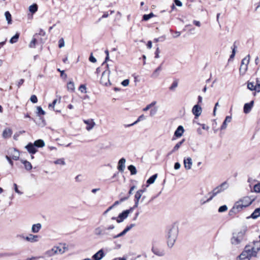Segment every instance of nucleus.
Returning a JSON list of instances; mask_svg holds the SVG:
<instances>
[{"label": "nucleus", "mask_w": 260, "mask_h": 260, "mask_svg": "<svg viewBox=\"0 0 260 260\" xmlns=\"http://www.w3.org/2000/svg\"><path fill=\"white\" fill-rule=\"evenodd\" d=\"M57 101V99L54 100L53 102L49 105V107H52L53 108H54L55 104H56Z\"/></svg>", "instance_id": "60"}, {"label": "nucleus", "mask_w": 260, "mask_h": 260, "mask_svg": "<svg viewBox=\"0 0 260 260\" xmlns=\"http://www.w3.org/2000/svg\"><path fill=\"white\" fill-rule=\"evenodd\" d=\"M12 134V131L10 128H7L4 131L3 136L4 138L10 137Z\"/></svg>", "instance_id": "30"}, {"label": "nucleus", "mask_w": 260, "mask_h": 260, "mask_svg": "<svg viewBox=\"0 0 260 260\" xmlns=\"http://www.w3.org/2000/svg\"><path fill=\"white\" fill-rule=\"evenodd\" d=\"M243 208H245V207L242 204V203L239 201L235 203L233 208L230 211V214H232V213H236L241 211Z\"/></svg>", "instance_id": "9"}, {"label": "nucleus", "mask_w": 260, "mask_h": 260, "mask_svg": "<svg viewBox=\"0 0 260 260\" xmlns=\"http://www.w3.org/2000/svg\"><path fill=\"white\" fill-rule=\"evenodd\" d=\"M128 211L124 210L121 213L119 214L118 215L116 220L118 223H120L123 221L125 219H126L128 215Z\"/></svg>", "instance_id": "17"}, {"label": "nucleus", "mask_w": 260, "mask_h": 260, "mask_svg": "<svg viewBox=\"0 0 260 260\" xmlns=\"http://www.w3.org/2000/svg\"><path fill=\"white\" fill-rule=\"evenodd\" d=\"M83 122L86 125V129L88 131L92 130L95 125V122L93 119L84 120Z\"/></svg>", "instance_id": "10"}, {"label": "nucleus", "mask_w": 260, "mask_h": 260, "mask_svg": "<svg viewBox=\"0 0 260 260\" xmlns=\"http://www.w3.org/2000/svg\"><path fill=\"white\" fill-rule=\"evenodd\" d=\"M104 256L105 254L103 250L101 249L93 254L92 257L94 260H101L104 257Z\"/></svg>", "instance_id": "19"}, {"label": "nucleus", "mask_w": 260, "mask_h": 260, "mask_svg": "<svg viewBox=\"0 0 260 260\" xmlns=\"http://www.w3.org/2000/svg\"><path fill=\"white\" fill-rule=\"evenodd\" d=\"M34 145L37 147H43L45 146V143L43 140L41 139L35 141Z\"/></svg>", "instance_id": "28"}, {"label": "nucleus", "mask_w": 260, "mask_h": 260, "mask_svg": "<svg viewBox=\"0 0 260 260\" xmlns=\"http://www.w3.org/2000/svg\"><path fill=\"white\" fill-rule=\"evenodd\" d=\"M178 228L173 226L169 231L167 236V244L169 247H172L174 245L178 235Z\"/></svg>", "instance_id": "2"}, {"label": "nucleus", "mask_w": 260, "mask_h": 260, "mask_svg": "<svg viewBox=\"0 0 260 260\" xmlns=\"http://www.w3.org/2000/svg\"><path fill=\"white\" fill-rule=\"evenodd\" d=\"M89 60L90 61H91V62H93V63H95L96 61V59H95V57H94L93 56L92 53L91 54V55L89 58Z\"/></svg>", "instance_id": "57"}, {"label": "nucleus", "mask_w": 260, "mask_h": 260, "mask_svg": "<svg viewBox=\"0 0 260 260\" xmlns=\"http://www.w3.org/2000/svg\"><path fill=\"white\" fill-rule=\"evenodd\" d=\"M54 164L56 165H65L66 162L63 158H59L54 161Z\"/></svg>", "instance_id": "48"}, {"label": "nucleus", "mask_w": 260, "mask_h": 260, "mask_svg": "<svg viewBox=\"0 0 260 260\" xmlns=\"http://www.w3.org/2000/svg\"><path fill=\"white\" fill-rule=\"evenodd\" d=\"M228 187L229 184L226 181L222 183L208 193V195L209 196V198L208 199V201L212 200L214 197L224 191Z\"/></svg>", "instance_id": "4"}, {"label": "nucleus", "mask_w": 260, "mask_h": 260, "mask_svg": "<svg viewBox=\"0 0 260 260\" xmlns=\"http://www.w3.org/2000/svg\"><path fill=\"white\" fill-rule=\"evenodd\" d=\"M126 160L124 158H121L118 162L117 169L119 172H123L125 169Z\"/></svg>", "instance_id": "14"}, {"label": "nucleus", "mask_w": 260, "mask_h": 260, "mask_svg": "<svg viewBox=\"0 0 260 260\" xmlns=\"http://www.w3.org/2000/svg\"><path fill=\"white\" fill-rule=\"evenodd\" d=\"M37 36H38L37 34H36L34 36V38H32L31 41L30 42V43L29 44V47L30 48H35V47L36 44L37 42V39L36 37Z\"/></svg>", "instance_id": "32"}, {"label": "nucleus", "mask_w": 260, "mask_h": 260, "mask_svg": "<svg viewBox=\"0 0 260 260\" xmlns=\"http://www.w3.org/2000/svg\"><path fill=\"white\" fill-rule=\"evenodd\" d=\"M156 104V101L152 102L151 103H150V104L148 105L145 108H144L143 109V111H148L150 108H151V107L154 106Z\"/></svg>", "instance_id": "46"}, {"label": "nucleus", "mask_w": 260, "mask_h": 260, "mask_svg": "<svg viewBox=\"0 0 260 260\" xmlns=\"http://www.w3.org/2000/svg\"><path fill=\"white\" fill-rule=\"evenodd\" d=\"M154 15L153 13H150L149 14H145L143 16V20L145 21H147L151 18L154 17Z\"/></svg>", "instance_id": "45"}, {"label": "nucleus", "mask_w": 260, "mask_h": 260, "mask_svg": "<svg viewBox=\"0 0 260 260\" xmlns=\"http://www.w3.org/2000/svg\"><path fill=\"white\" fill-rule=\"evenodd\" d=\"M202 111V108L198 105H194L192 109V112L196 117H199L201 114Z\"/></svg>", "instance_id": "18"}, {"label": "nucleus", "mask_w": 260, "mask_h": 260, "mask_svg": "<svg viewBox=\"0 0 260 260\" xmlns=\"http://www.w3.org/2000/svg\"><path fill=\"white\" fill-rule=\"evenodd\" d=\"M67 88L68 90L71 92L74 91L75 90L74 83L72 81L69 82L67 84Z\"/></svg>", "instance_id": "36"}, {"label": "nucleus", "mask_w": 260, "mask_h": 260, "mask_svg": "<svg viewBox=\"0 0 260 260\" xmlns=\"http://www.w3.org/2000/svg\"><path fill=\"white\" fill-rule=\"evenodd\" d=\"M53 247L56 254H63L68 249V247L65 243H59Z\"/></svg>", "instance_id": "6"}, {"label": "nucleus", "mask_w": 260, "mask_h": 260, "mask_svg": "<svg viewBox=\"0 0 260 260\" xmlns=\"http://www.w3.org/2000/svg\"><path fill=\"white\" fill-rule=\"evenodd\" d=\"M128 170L131 172V175H135L137 174V170L136 167L133 165H130L128 167Z\"/></svg>", "instance_id": "42"}, {"label": "nucleus", "mask_w": 260, "mask_h": 260, "mask_svg": "<svg viewBox=\"0 0 260 260\" xmlns=\"http://www.w3.org/2000/svg\"><path fill=\"white\" fill-rule=\"evenodd\" d=\"M152 251L154 254L158 256H162L164 255V253L162 251L159 250L158 249L153 247L152 248Z\"/></svg>", "instance_id": "40"}, {"label": "nucleus", "mask_w": 260, "mask_h": 260, "mask_svg": "<svg viewBox=\"0 0 260 260\" xmlns=\"http://www.w3.org/2000/svg\"><path fill=\"white\" fill-rule=\"evenodd\" d=\"M25 148L27 149L28 152L31 154H35L37 151L36 146L31 143H29L27 145H26L25 146Z\"/></svg>", "instance_id": "21"}, {"label": "nucleus", "mask_w": 260, "mask_h": 260, "mask_svg": "<svg viewBox=\"0 0 260 260\" xmlns=\"http://www.w3.org/2000/svg\"><path fill=\"white\" fill-rule=\"evenodd\" d=\"M232 117L230 116H228L225 117V120H224L222 125L221 126L220 129L221 130L224 129L227 127V123H229L231 121Z\"/></svg>", "instance_id": "24"}, {"label": "nucleus", "mask_w": 260, "mask_h": 260, "mask_svg": "<svg viewBox=\"0 0 260 260\" xmlns=\"http://www.w3.org/2000/svg\"><path fill=\"white\" fill-rule=\"evenodd\" d=\"M159 48H157L156 50V51L155 52V57L156 58H158L159 57Z\"/></svg>", "instance_id": "62"}, {"label": "nucleus", "mask_w": 260, "mask_h": 260, "mask_svg": "<svg viewBox=\"0 0 260 260\" xmlns=\"http://www.w3.org/2000/svg\"><path fill=\"white\" fill-rule=\"evenodd\" d=\"M30 101L33 103H37L38 102L37 97L35 95H32L30 98Z\"/></svg>", "instance_id": "52"}, {"label": "nucleus", "mask_w": 260, "mask_h": 260, "mask_svg": "<svg viewBox=\"0 0 260 260\" xmlns=\"http://www.w3.org/2000/svg\"><path fill=\"white\" fill-rule=\"evenodd\" d=\"M253 189L255 192L260 193V183L255 184L253 187Z\"/></svg>", "instance_id": "50"}, {"label": "nucleus", "mask_w": 260, "mask_h": 260, "mask_svg": "<svg viewBox=\"0 0 260 260\" xmlns=\"http://www.w3.org/2000/svg\"><path fill=\"white\" fill-rule=\"evenodd\" d=\"M228 210V207L226 205H223L220 206L218 209L219 212H223L226 211Z\"/></svg>", "instance_id": "51"}, {"label": "nucleus", "mask_w": 260, "mask_h": 260, "mask_svg": "<svg viewBox=\"0 0 260 260\" xmlns=\"http://www.w3.org/2000/svg\"><path fill=\"white\" fill-rule=\"evenodd\" d=\"M253 200L254 199H251L249 197H245L239 201L240 202H241L242 203V204L245 207H246L249 205H251Z\"/></svg>", "instance_id": "16"}, {"label": "nucleus", "mask_w": 260, "mask_h": 260, "mask_svg": "<svg viewBox=\"0 0 260 260\" xmlns=\"http://www.w3.org/2000/svg\"><path fill=\"white\" fill-rule=\"evenodd\" d=\"M19 37V34L16 33L15 36H14L10 40V43L11 44H14L16 43L18 41V38Z\"/></svg>", "instance_id": "35"}, {"label": "nucleus", "mask_w": 260, "mask_h": 260, "mask_svg": "<svg viewBox=\"0 0 260 260\" xmlns=\"http://www.w3.org/2000/svg\"><path fill=\"white\" fill-rule=\"evenodd\" d=\"M161 70V66H159L158 68H157L153 72V73L152 74V77L153 78H156L159 75V72Z\"/></svg>", "instance_id": "34"}, {"label": "nucleus", "mask_w": 260, "mask_h": 260, "mask_svg": "<svg viewBox=\"0 0 260 260\" xmlns=\"http://www.w3.org/2000/svg\"><path fill=\"white\" fill-rule=\"evenodd\" d=\"M260 216V208H258L255 209L251 215V217L253 219H256Z\"/></svg>", "instance_id": "27"}, {"label": "nucleus", "mask_w": 260, "mask_h": 260, "mask_svg": "<svg viewBox=\"0 0 260 260\" xmlns=\"http://www.w3.org/2000/svg\"><path fill=\"white\" fill-rule=\"evenodd\" d=\"M36 113L38 116H40L41 115H44L45 114V112L43 110V109L38 106L37 107V112Z\"/></svg>", "instance_id": "37"}, {"label": "nucleus", "mask_w": 260, "mask_h": 260, "mask_svg": "<svg viewBox=\"0 0 260 260\" xmlns=\"http://www.w3.org/2000/svg\"><path fill=\"white\" fill-rule=\"evenodd\" d=\"M174 2L177 6L181 7L182 5V3L179 0H175Z\"/></svg>", "instance_id": "64"}, {"label": "nucleus", "mask_w": 260, "mask_h": 260, "mask_svg": "<svg viewBox=\"0 0 260 260\" xmlns=\"http://www.w3.org/2000/svg\"><path fill=\"white\" fill-rule=\"evenodd\" d=\"M44 256H32L30 258H27L26 260H38L39 258H43Z\"/></svg>", "instance_id": "56"}, {"label": "nucleus", "mask_w": 260, "mask_h": 260, "mask_svg": "<svg viewBox=\"0 0 260 260\" xmlns=\"http://www.w3.org/2000/svg\"><path fill=\"white\" fill-rule=\"evenodd\" d=\"M185 141V139L182 140L181 141L177 143L175 146L173 147V149L171 151L170 153H173L175 152V151H177L179 148L180 147L181 145L184 143Z\"/></svg>", "instance_id": "26"}, {"label": "nucleus", "mask_w": 260, "mask_h": 260, "mask_svg": "<svg viewBox=\"0 0 260 260\" xmlns=\"http://www.w3.org/2000/svg\"><path fill=\"white\" fill-rule=\"evenodd\" d=\"M6 19L8 24L12 23L11 15L9 11H6L5 13Z\"/></svg>", "instance_id": "38"}, {"label": "nucleus", "mask_w": 260, "mask_h": 260, "mask_svg": "<svg viewBox=\"0 0 260 260\" xmlns=\"http://www.w3.org/2000/svg\"><path fill=\"white\" fill-rule=\"evenodd\" d=\"M39 237L38 235L30 234L27 236H26L25 240L30 243H35L39 241Z\"/></svg>", "instance_id": "13"}, {"label": "nucleus", "mask_w": 260, "mask_h": 260, "mask_svg": "<svg viewBox=\"0 0 260 260\" xmlns=\"http://www.w3.org/2000/svg\"><path fill=\"white\" fill-rule=\"evenodd\" d=\"M246 231V227L243 226L240 229L234 232L233 234V237L231 239L232 244L234 245H237L240 243L243 239Z\"/></svg>", "instance_id": "3"}, {"label": "nucleus", "mask_w": 260, "mask_h": 260, "mask_svg": "<svg viewBox=\"0 0 260 260\" xmlns=\"http://www.w3.org/2000/svg\"><path fill=\"white\" fill-rule=\"evenodd\" d=\"M136 225L135 223H132L129 225L127 226L125 229L120 233L119 234L114 236L113 238H117L118 237L123 236L127 232H128L131 229H132L133 227H134Z\"/></svg>", "instance_id": "12"}, {"label": "nucleus", "mask_w": 260, "mask_h": 260, "mask_svg": "<svg viewBox=\"0 0 260 260\" xmlns=\"http://www.w3.org/2000/svg\"><path fill=\"white\" fill-rule=\"evenodd\" d=\"M107 228L103 225H101L96 227L94 230V234L97 236H103L104 235H108V233L106 232Z\"/></svg>", "instance_id": "7"}, {"label": "nucleus", "mask_w": 260, "mask_h": 260, "mask_svg": "<svg viewBox=\"0 0 260 260\" xmlns=\"http://www.w3.org/2000/svg\"><path fill=\"white\" fill-rule=\"evenodd\" d=\"M181 165L179 162H176L174 165V169L175 170H178L180 169Z\"/></svg>", "instance_id": "63"}, {"label": "nucleus", "mask_w": 260, "mask_h": 260, "mask_svg": "<svg viewBox=\"0 0 260 260\" xmlns=\"http://www.w3.org/2000/svg\"><path fill=\"white\" fill-rule=\"evenodd\" d=\"M144 119H145V116L143 114H142L138 117V118L137 119V120L136 121H135L134 123H133L132 124L128 125V126H133V125L136 124V123H137L138 122H139L141 120H143Z\"/></svg>", "instance_id": "41"}, {"label": "nucleus", "mask_w": 260, "mask_h": 260, "mask_svg": "<svg viewBox=\"0 0 260 260\" xmlns=\"http://www.w3.org/2000/svg\"><path fill=\"white\" fill-rule=\"evenodd\" d=\"M156 112H157V109L155 108L153 109H151L150 111V115L151 116H154L156 113Z\"/></svg>", "instance_id": "59"}, {"label": "nucleus", "mask_w": 260, "mask_h": 260, "mask_svg": "<svg viewBox=\"0 0 260 260\" xmlns=\"http://www.w3.org/2000/svg\"><path fill=\"white\" fill-rule=\"evenodd\" d=\"M247 88L251 91L255 90L256 91V88L254 82L248 81L247 82Z\"/></svg>", "instance_id": "31"}, {"label": "nucleus", "mask_w": 260, "mask_h": 260, "mask_svg": "<svg viewBox=\"0 0 260 260\" xmlns=\"http://www.w3.org/2000/svg\"><path fill=\"white\" fill-rule=\"evenodd\" d=\"M144 192V190L143 189H140L138 190L135 195V207H138L139 204V201L142 197L143 193Z\"/></svg>", "instance_id": "11"}, {"label": "nucleus", "mask_w": 260, "mask_h": 260, "mask_svg": "<svg viewBox=\"0 0 260 260\" xmlns=\"http://www.w3.org/2000/svg\"><path fill=\"white\" fill-rule=\"evenodd\" d=\"M255 86L256 88V92H260V79L256 78Z\"/></svg>", "instance_id": "49"}, {"label": "nucleus", "mask_w": 260, "mask_h": 260, "mask_svg": "<svg viewBox=\"0 0 260 260\" xmlns=\"http://www.w3.org/2000/svg\"><path fill=\"white\" fill-rule=\"evenodd\" d=\"M260 250V247H252L250 245L246 246L244 250L239 256L240 259L248 258V259L251 256H255L258 251Z\"/></svg>", "instance_id": "1"}, {"label": "nucleus", "mask_w": 260, "mask_h": 260, "mask_svg": "<svg viewBox=\"0 0 260 260\" xmlns=\"http://www.w3.org/2000/svg\"><path fill=\"white\" fill-rule=\"evenodd\" d=\"M254 104V102L253 101H251L249 103H246L245 104L244 106V112L246 114L249 113L252 108L253 107Z\"/></svg>", "instance_id": "20"}, {"label": "nucleus", "mask_w": 260, "mask_h": 260, "mask_svg": "<svg viewBox=\"0 0 260 260\" xmlns=\"http://www.w3.org/2000/svg\"><path fill=\"white\" fill-rule=\"evenodd\" d=\"M129 80L128 79H125V80H124L122 83H121V84L124 86H126L128 85L129 84Z\"/></svg>", "instance_id": "58"}, {"label": "nucleus", "mask_w": 260, "mask_h": 260, "mask_svg": "<svg viewBox=\"0 0 260 260\" xmlns=\"http://www.w3.org/2000/svg\"><path fill=\"white\" fill-rule=\"evenodd\" d=\"M41 228L42 225L41 223H38L34 224L32 225L31 227V232L34 233H38L41 230Z\"/></svg>", "instance_id": "23"}, {"label": "nucleus", "mask_w": 260, "mask_h": 260, "mask_svg": "<svg viewBox=\"0 0 260 260\" xmlns=\"http://www.w3.org/2000/svg\"><path fill=\"white\" fill-rule=\"evenodd\" d=\"M109 74L110 71H105L102 73L101 79V84L105 86H108L111 84L109 79Z\"/></svg>", "instance_id": "8"}, {"label": "nucleus", "mask_w": 260, "mask_h": 260, "mask_svg": "<svg viewBox=\"0 0 260 260\" xmlns=\"http://www.w3.org/2000/svg\"><path fill=\"white\" fill-rule=\"evenodd\" d=\"M177 86L178 82L177 81H174L169 87V89L170 90L174 91Z\"/></svg>", "instance_id": "47"}, {"label": "nucleus", "mask_w": 260, "mask_h": 260, "mask_svg": "<svg viewBox=\"0 0 260 260\" xmlns=\"http://www.w3.org/2000/svg\"><path fill=\"white\" fill-rule=\"evenodd\" d=\"M86 88L85 85H81L79 87V90H80V91L81 92H83V93L86 92Z\"/></svg>", "instance_id": "55"}, {"label": "nucleus", "mask_w": 260, "mask_h": 260, "mask_svg": "<svg viewBox=\"0 0 260 260\" xmlns=\"http://www.w3.org/2000/svg\"><path fill=\"white\" fill-rule=\"evenodd\" d=\"M12 157L14 160H17L18 159L19 157V152L18 151L16 150L15 149H14L12 150Z\"/></svg>", "instance_id": "29"}, {"label": "nucleus", "mask_w": 260, "mask_h": 260, "mask_svg": "<svg viewBox=\"0 0 260 260\" xmlns=\"http://www.w3.org/2000/svg\"><path fill=\"white\" fill-rule=\"evenodd\" d=\"M250 61V55H248L244 57L241 61L240 67L239 69V73L240 75L243 76L248 70V66Z\"/></svg>", "instance_id": "5"}, {"label": "nucleus", "mask_w": 260, "mask_h": 260, "mask_svg": "<svg viewBox=\"0 0 260 260\" xmlns=\"http://www.w3.org/2000/svg\"><path fill=\"white\" fill-rule=\"evenodd\" d=\"M58 43H59V44H58L59 48H61L64 46V42L63 38L60 39L59 40Z\"/></svg>", "instance_id": "53"}, {"label": "nucleus", "mask_w": 260, "mask_h": 260, "mask_svg": "<svg viewBox=\"0 0 260 260\" xmlns=\"http://www.w3.org/2000/svg\"><path fill=\"white\" fill-rule=\"evenodd\" d=\"M253 246L252 247H260V242L259 241H255L253 242Z\"/></svg>", "instance_id": "61"}, {"label": "nucleus", "mask_w": 260, "mask_h": 260, "mask_svg": "<svg viewBox=\"0 0 260 260\" xmlns=\"http://www.w3.org/2000/svg\"><path fill=\"white\" fill-rule=\"evenodd\" d=\"M128 198H129V196H126V197H125L123 198H121L119 201H117L115 202L114 204L112 206H113V207L119 204L121 202H123L124 201L127 200Z\"/></svg>", "instance_id": "43"}, {"label": "nucleus", "mask_w": 260, "mask_h": 260, "mask_svg": "<svg viewBox=\"0 0 260 260\" xmlns=\"http://www.w3.org/2000/svg\"><path fill=\"white\" fill-rule=\"evenodd\" d=\"M13 186H14V190H15V192L16 193H17L18 194H19L20 195H21V194H22L23 193L21 191H20L18 189L17 185V184L16 183H14Z\"/></svg>", "instance_id": "54"}, {"label": "nucleus", "mask_w": 260, "mask_h": 260, "mask_svg": "<svg viewBox=\"0 0 260 260\" xmlns=\"http://www.w3.org/2000/svg\"><path fill=\"white\" fill-rule=\"evenodd\" d=\"M38 10V5L34 4L29 7V11L32 13H35Z\"/></svg>", "instance_id": "33"}, {"label": "nucleus", "mask_w": 260, "mask_h": 260, "mask_svg": "<svg viewBox=\"0 0 260 260\" xmlns=\"http://www.w3.org/2000/svg\"><path fill=\"white\" fill-rule=\"evenodd\" d=\"M157 177V175L156 174L152 175L147 180V183L149 184L153 183L155 179H156Z\"/></svg>", "instance_id": "39"}, {"label": "nucleus", "mask_w": 260, "mask_h": 260, "mask_svg": "<svg viewBox=\"0 0 260 260\" xmlns=\"http://www.w3.org/2000/svg\"><path fill=\"white\" fill-rule=\"evenodd\" d=\"M184 132L183 127L182 125H179L174 133V135L177 137H181Z\"/></svg>", "instance_id": "22"}, {"label": "nucleus", "mask_w": 260, "mask_h": 260, "mask_svg": "<svg viewBox=\"0 0 260 260\" xmlns=\"http://www.w3.org/2000/svg\"><path fill=\"white\" fill-rule=\"evenodd\" d=\"M23 164L24 165L25 168L27 170H30L32 169V166L31 164L26 160H24L23 162Z\"/></svg>", "instance_id": "44"}, {"label": "nucleus", "mask_w": 260, "mask_h": 260, "mask_svg": "<svg viewBox=\"0 0 260 260\" xmlns=\"http://www.w3.org/2000/svg\"><path fill=\"white\" fill-rule=\"evenodd\" d=\"M55 255H56V254L55 253V252L54 251L53 247H52L51 249H49V250L46 251L44 253L45 256H46L47 257H51Z\"/></svg>", "instance_id": "25"}, {"label": "nucleus", "mask_w": 260, "mask_h": 260, "mask_svg": "<svg viewBox=\"0 0 260 260\" xmlns=\"http://www.w3.org/2000/svg\"><path fill=\"white\" fill-rule=\"evenodd\" d=\"M183 164L184 168L186 170H190L191 168V166L192 165V159L189 157L185 158L183 160Z\"/></svg>", "instance_id": "15"}]
</instances>
